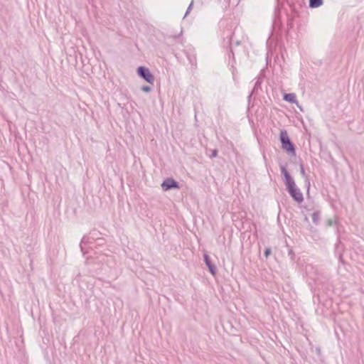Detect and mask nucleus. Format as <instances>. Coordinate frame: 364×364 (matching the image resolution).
Instances as JSON below:
<instances>
[{
    "label": "nucleus",
    "mask_w": 364,
    "mask_h": 364,
    "mask_svg": "<svg viewBox=\"0 0 364 364\" xmlns=\"http://www.w3.org/2000/svg\"><path fill=\"white\" fill-rule=\"evenodd\" d=\"M316 352H318V348H316Z\"/></svg>",
    "instance_id": "obj_25"
},
{
    "label": "nucleus",
    "mask_w": 364,
    "mask_h": 364,
    "mask_svg": "<svg viewBox=\"0 0 364 364\" xmlns=\"http://www.w3.org/2000/svg\"><path fill=\"white\" fill-rule=\"evenodd\" d=\"M279 139L282 144V147L288 154L294 156L296 150L294 144L290 140L288 133L286 130L282 129L280 131Z\"/></svg>",
    "instance_id": "obj_2"
},
{
    "label": "nucleus",
    "mask_w": 364,
    "mask_h": 364,
    "mask_svg": "<svg viewBox=\"0 0 364 364\" xmlns=\"http://www.w3.org/2000/svg\"><path fill=\"white\" fill-rule=\"evenodd\" d=\"M261 84H262V79L260 77H258L255 82L254 87L252 90L251 94L248 96V98L250 99L252 94L257 93L258 92L259 89H261Z\"/></svg>",
    "instance_id": "obj_9"
},
{
    "label": "nucleus",
    "mask_w": 364,
    "mask_h": 364,
    "mask_svg": "<svg viewBox=\"0 0 364 364\" xmlns=\"http://www.w3.org/2000/svg\"><path fill=\"white\" fill-rule=\"evenodd\" d=\"M136 73L138 75L144 79L146 82L150 84H154V76L150 72L149 69L144 66H139L137 68Z\"/></svg>",
    "instance_id": "obj_3"
},
{
    "label": "nucleus",
    "mask_w": 364,
    "mask_h": 364,
    "mask_svg": "<svg viewBox=\"0 0 364 364\" xmlns=\"http://www.w3.org/2000/svg\"><path fill=\"white\" fill-rule=\"evenodd\" d=\"M272 253V250L270 247H267L264 250V255L266 258H267Z\"/></svg>",
    "instance_id": "obj_13"
},
{
    "label": "nucleus",
    "mask_w": 364,
    "mask_h": 364,
    "mask_svg": "<svg viewBox=\"0 0 364 364\" xmlns=\"http://www.w3.org/2000/svg\"><path fill=\"white\" fill-rule=\"evenodd\" d=\"M314 297H316V298L318 299V294H314Z\"/></svg>",
    "instance_id": "obj_23"
},
{
    "label": "nucleus",
    "mask_w": 364,
    "mask_h": 364,
    "mask_svg": "<svg viewBox=\"0 0 364 364\" xmlns=\"http://www.w3.org/2000/svg\"><path fill=\"white\" fill-rule=\"evenodd\" d=\"M237 28L235 29L234 32L231 35L227 36V45L230 46V51L234 58L233 48L240 45V41L235 37V32Z\"/></svg>",
    "instance_id": "obj_4"
},
{
    "label": "nucleus",
    "mask_w": 364,
    "mask_h": 364,
    "mask_svg": "<svg viewBox=\"0 0 364 364\" xmlns=\"http://www.w3.org/2000/svg\"><path fill=\"white\" fill-rule=\"evenodd\" d=\"M288 255H289V256H290L291 259L293 260L294 259V252H293L292 249L289 250Z\"/></svg>",
    "instance_id": "obj_18"
},
{
    "label": "nucleus",
    "mask_w": 364,
    "mask_h": 364,
    "mask_svg": "<svg viewBox=\"0 0 364 364\" xmlns=\"http://www.w3.org/2000/svg\"><path fill=\"white\" fill-rule=\"evenodd\" d=\"M312 219H313V222L317 225L318 223V212H314L313 214H312Z\"/></svg>",
    "instance_id": "obj_12"
},
{
    "label": "nucleus",
    "mask_w": 364,
    "mask_h": 364,
    "mask_svg": "<svg viewBox=\"0 0 364 364\" xmlns=\"http://www.w3.org/2000/svg\"><path fill=\"white\" fill-rule=\"evenodd\" d=\"M283 99L284 100L291 103H298L296 95L294 93H286L284 95Z\"/></svg>",
    "instance_id": "obj_8"
},
{
    "label": "nucleus",
    "mask_w": 364,
    "mask_h": 364,
    "mask_svg": "<svg viewBox=\"0 0 364 364\" xmlns=\"http://www.w3.org/2000/svg\"><path fill=\"white\" fill-rule=\"evenodd\" d=\"M161 188L164 191H169L171 189H178L179 184L172 178H167L161 183Z\"/></svg>",
    "instance_id": "obj_5"
},
{
    "label": "nucleus",
    "mask_w": 364,
    "mask_h": 364,
    "mask_svg": "<svg viewBox=\"0 0 364 364\" xmlns=\"http://www.w3.org/2000/svg\"><path fill=\"white\" fill-rule=\"evenodd\" d=\"M310 231H311V232H312V234H313V235H312V237H313L315 240H317V238H316V237H318L317 233H316V230H313V227H311V228H310Z\"/></svg>",
    "instance_id": "obj_15"
},
{
    "label": "nucleus",
    "mask_w": 364,
    "mask_h": 364,
    "mask_svg": "<svg viewBox=\"0 0 364 364\" xmlns=\"http://www.w3.org/2000/svg\"><path fill=\"white\" fill-rule=\"evenodd\" d=\"M96 233H97L96 230H92L89 233L88 235H84L82 237L80 244V247L81 251L82 252L83 254H85L84 245H85L87 244L92 243L95 240V237L93 236V234H96Z\"/></svg>",
    "instance_id": "obj_6"
},
{
    "label": "nucleus",
    "mask_w": 364,
    "mask_h": 364,
    "mask_svg": "<svg viewBox=\"0 0 364 364\" xmlns=\"http://www.w3.org/2000/svg\"><path fill=\"white\" fill-rule=\"evenodd\" d=\"M217 154H218V150L217 149L213 150L212 154L210 155V158L215 157L217 156Z\"/></svg>",
    "instance_id": "obj_19"
},
{
    "label": "nucleus",
    "mask_w": 364,
    "mask_h": 364,
    "mask_svg": "<svg viewBox=\"0 0 364 364\" xmlns=\"http://www.w3.org/2000/svg\"><path fill=\"white\" fill-rule=\"evenodd\" d=\"M99 232L97 231L96 234H93V236L95 237V240L97 238Z\"/></svg>",
    "instance_id": "obj_22"
},
{
    "label": "nucleus",
    "mask_w": 364,
    "mask_h": 364,
    "mask_svg": "<svg viewBox=\"0 0 364 364\" xmlns=\"http://www.w3.org/2000/svg\"><path fill=\"white\" fill-rule=\"evenodd\" d=\"M280 169L282 174L284 176V181L288 193L296 202L299 203H301L304 200L303 194L300 189L296 187L295 182L291 176L290 173L283 166H280Z\"/></svg>",
    "instance_id": "obj_1"
},
{
    "label": "nucleus",
    "mask_w": 364,
    "mask_h": 364,
    "mask_svg": "<svg viewBox=\"0 0 364 364\" xmlns=\"http://www.w3.org/2000/svg\"><path fill=\"white\" fill-rule=\"evenodd\" d=\"M300 169H301V173L302 175H304V174H305V171H304V168L303 165H301V166H300Z\"/></svg>",
    "instance_id": "obj_21"
},
{
    "label": "nucleus",
    "mask_w": 364,
    "mask_h": 364,
    "mask_svg": "<svg viewBox=\"0 0 364 364\" xmlns=\"http://www.w3.org/2000/svg\"><path fill=\"white\" fill-rule=\"evenodd\" d=\"M309 7L310 8H318V0H309Z\"/></svg>",
    "instance_id": "obj_11"
},
{
    "label": "nucleus",
    "mask_w": 364,
    "mask_h": 364,
    "mask_svg": "<svg viewBox=\"0 0 364 364\" xmlns=\"http://www.w3.org/2000/svg\"><path fill=\"white\" fill-rule=\"evenodd\" d=\"M323 4V0H320V6Z\"/></svg>",
    "instance_id": "obj_24"
},
{
    "label": "nucleus",
    "mask_w": 364,
    "mask_h": 364,
    "mask_svg": "<svg viewBox=\"0 0 364 364\" xmlns=\"http://www.w3.org/2000/svg\"><path fill=\"white\" fill-rule=\"evenodd\" d=\"M185 53L186 55V57H187L189 63L192 65H196V55L194 54H190L187 51H185Z\"/></svg>",
    "instance_id": "obj_10"
},
{
    "label": "nucleus",
    "mask_w": 364,
    "mask_h": 364,
    "mask_svg": "<svg viewBox=\"0 0 364 364\" xmlns=\"http://www.w3.org/2000/svg\"><path fill=\"white\" fill-rule=\"evenodd\" d=\"M193 0L191 1V4H189L187 10H186V12L185 14V17L188 14V13L191 11V10L193 8Z\"/></svg>",
    "instance_id": "obj_14"
},
{
    "label": "nucleus",
    "mask_w": 364,
    "mask_h": 364,
    "mask_svg": "<svg viewBox=\"0 0 364 364\" xmlns=\"http://www.w3.org/2000/svg\"><path fill=\"white\" fill-rule=\"evenodd\" d=\"M204 262L208 268L209 272L213 275H215L217 273V268L215 264H213L211 262L210 257L207 254H204L203 255Z\"/></svg>",
    "instance_id": "obj_7"
},
{
    "label": "nucleus",
    "mask_w": 364,
    "mask_h": 364,
    "mask_svg": "<svg viewBox=\"0 0 364 364\" xmlns=\"http://www.w3.org/2000/svg\"><path fill=\"white\" fill-rule=\"evenodd\" d=\"M333 224V220L331 219H328L327 220V226H331Z\"/></svg>",
    "instance_id": "obj_20"
},
{
    "label": "nucleus",
    "mask_w": 364,
    "mask_h": 364,
    "mask_svg": "<svg viewBox=\"0 0 364 364\" xmlns=\"http://www.w3.org/2000/svg\"><path fill=\"white\" fill-rule=\"evenodd\" d=\"M141 90L145 92H149L151 90V88L149 87V86H142L141 87Z\"/></svg>",
    "instance_id": "obj_16"
},
{
    "label": "nucleus",
    "mask_w": 364,
    "mask_h": 364,
    "mask_svg": "<svg viewBox=\"0 0 364 364\" xmlns=\"http://www.w3.org/2000/svg\"><path fill=\"white\" fill-rule=\"evenodd\" d=\"M182 34V31H181V33L178 35V36H171L168 38V40H171V39H177L180 37V36Z\"/></svg>",
    "instance_id": "obj_17"
}]
</instances>
